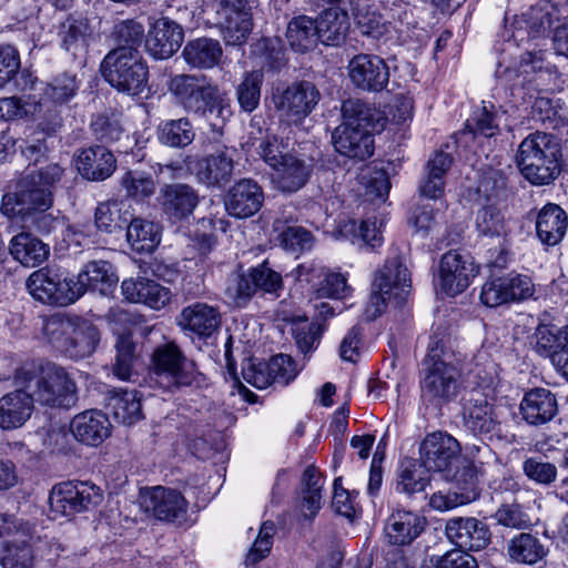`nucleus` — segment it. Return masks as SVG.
Instances as JSON below:
<instances>
[{"mask_svg": "<svg viewBox=\"0 0 568 568\" xmlns=\"http://www.w3.org/2000/svg\"><path fill=\"white\" fill-rule=\"evenodd\" d=\"M233 168L232 156L225 151H219L194 161L190 170L200 183L220 187L230 181Z\"/></svg>", "mask_w": 568, "mask_h": 568, "instance_id": "nucleus-22", "label": "nucleus"}, {"mask_svg": "<svg viewBox=\"0 0 568 568\" xmlns=\"http://www.w3.org/2000/svg\"><path fill=\"white\" fill-rule=\"evenodd\" d=\"M478 273L471 256L449 251L445 253L439 264V285L448 296L463 293Z\"/></svg>", "mask_w": 568, "mask_h": 568, "instance_id": "nucleus-13", "label": "nucleus"}, {"mask_svg": "<svg viewBox=\"0 0 568 568\" xmlns=\"http://www.w3.org/2000/svg\"><path fill=\"white\" fill-rule=\"evenodd\" d=\"M504 280L509 303L534 297L536 285L528 275L510 273L504 276Z\"/></svg>", "mask_w": 568, "mask_h": 568, "instance_id": "nucleus-63", "label": "nucleus"}, {"mask_svg": "<svg viewBox=\"0 0 568 568\" xmlns=\"http://www.w3.org/2000/svg\"><path fill=\"white\" fill-rule=\"evenodd\" d=\"M140 506L145 514L166 523L181 520L187 510L184 496L163 486L143 488L140 493Z\"/></svg>", "mask_w": 568, "mask_h": 568, "instance_id": "nucleus-11", "label": "nucleus"}, {"mask_svg": "<svg viewBox=\"0 0 568 568\" xmlns=\"http://www.w3.org/2000/svg\"><path fill=\"white\" fill-rule=\"evenodd\" d=\"M547 551L539 539L530 534L514 537L508 545V555L517 564L535 565Z\"/></svg>", "mask_w": 568, "mask_h": 568, "instance_id": "nucleus-44", "label": "nucleus"}, {"mask_svg": "<svg viewBox=\"0 0 568 568\" xmlns=\"http://www.w3.org/2000/svg\"><path fill=\"white\" fill-rule=\"evenodd\" d=\"M59 275L43 268L34 271L27 280V290L33 298L49 304L54 285H59Z\"/></svg>", "mask_w": 568, "mask_h": 568, "instance_id": "nucleus-54", "label": "nucleus"}, {"mask_svg": "<svg viewBox=\"0 0 568 568\" xmlns=\"http://www.w3.org/2000/svg\"><path fill=\"white\" fill-rule=\"evenodd\" d=\"M530 347L549 358L557 371L568 377V325L562 329L540 324L529 337Z\"/></svg>", "mask_w": 568, "mask_h": 568, "instance_id": "nucleus-12", "label": "nucleus"}, {"mask_svg": "<svg viewBox=\"0 0 568 568\" xmlns=\"http://www.w3.org/2000/svg\"><path fill=\"white\" fill-rule=\"evenodd\" d=\"M410 288L408 270L397 258L387 261L376 272L373 283V293L365 310L366 316L374 320L385 308L387 301L402 304L406 301Z\"/></svg>", "mask_w": 568, "mask_h": 568, "instance_id": "nucleus-7", "label": "nucleus"}, {"mask_svg": "<svg viewBox=\"0 0 568 568\" xmlns=\"http://www.w3.org/2000/svg\"><path fill=\"white\" fill-rule=\"evenodd\" d=\"M63 170L55 163L29 172L18 184L14 193L2 199V212L7 215L24 210L45 211L52 205V187L60 181Z\"/></svg>", "mask_w": 568, "mask_h": 568, "instance_id": "nucleus-5", "label": "nucleus"}, {"mask_svg": "<svg viewBox=\"0 0 568 568\" xmlns=\"http://www.w3.org/2000/svg\"><path fill=\"white\" fill-rule=\"evenodd\" d=\"M515 222L506 219L496 207L487 206L477 212L476 230L479 235L506 240L513 232Z\"/></svg>", "mask_w": 568, "mask_h": 568, "instance_id": "nucleus-43", "label": "nucleus"}, {"mask_svg": "<svg viewBox=\"0 0 568 568\" xmlns=\"http://www.w3.org/2000/svg\"><path fill=\"white\" fill-rule=\"evenodd\" d=\"M106 409L116 422L124 425H132L143 418L141 396L135 389L108 392Z\"/></svg>", "mask_w": 568, "mask_h": 568, "instance_id": "nucleus-30", "label": "nucleus"}, {"mask_svg": "<svg viewBox=\"0 0 568 568\" xmlns=\"http://www.w3.org/2000/svg\"><path fill=\"white\" fill-rule=\"evenodd\" d=\"M183 57L186 63L193 68L210 69L219 63L222 48L216 40L199 38L186 43Z\"/></svg>", "mask_w": 568, "mask_h": 568, "instance_id": "nucleus-42", "label": "nucleus"}, {"mask_svg": "<svg viewBox=\"0 0 568 568\" xmlns=\"http://www.w3.org/2000/svg\"><path fill=\"white\" fill-rule=\"evenodd\" d=\"M263 192L251 179L236 182L226 193L224 206L226 212L236 219L253 216L261 209Z\"/></svg>", "mask_w": 568, "mask_h": 568, "instance_id": "nucleus-19", "label": "nucleus"}, {"mask_svg": "<svg viewBox=\"0 0 568 568\" xmlns=\"http://www.w3.org/2000/svg\"><path fill=\"white\" fill-rule=\"evenodd\" d=\"M460 445L452 435L443 432L428 434L419 446V459L427 471L449 474L457 465Z\"/></svg>", "mask_w": 568, "mask_h": 568, "instance_id": "nucleus-10", "label": "nucleus"}, {"mask_svg": "<svg viewBox=\"0 0 568 568\" xmlns=\"http://www.w3.org/2000/svg\"><path fill=\"white\" fill-rule=\"evenodd\" d=\"M197 108L199 110H194L192 113L209 121L213 130H220L232 115L226 93L222 92L215 84L204 92Z\"/></svg>", "mask_w": 568, "mask_h": 568, "instance_id": "nucleus-36", "label": "nucleus"}, {"mask_svg": "<svg viewBox=\"0 0 568 568\" xmlns=\"http://www.w3.org/2000/svg\"><path fill=\"white\" fill-rule=\"evenodd\" d=\"M61 48L74 57L83 54L101 39L100 22L82 13H70L58 26Z\"/></svg>", "mask_w": 568, "mask_h": 568, "instance_id": "nucleus-9", "label": "nucleus"}, {"mask_svg": "<svg viewBox=\"0 0 568 568\" xmlns=\"http://www.w3.org/2000/svg\"><path fill=\"white\" fill-rule=\"evenodd\" d=\"M100 342V332L89 320L74 316L73 329L64 346V352L74 358H82L94 353Z\"/></svg>", "mask_w": 568, "mask_h": 568, "instance_id": "nucleus-33", "label": "nucleus"}, {"mask_svg": "<svg viewBox=\"0 0 568 568\" xmlns=\"http://www.w3.org/2000/svg\"><path fill=\"white\" fill-rule=\"evenodd\" d=\"M290 322L294 344L303 358L295 361L292 356L286 355V384L295 379L304 368L308 355L317 348L322 335V326L318 323L310 322L305 316L293 317Z\"/></svg>", "mask_w": 568, "mask_h": 568, "instance_id": "nucleus-15", "label": "nucleus"}, {"mask_svg": "<svg viewBox=\"0 0 568 568\" xmlns=\"http://www.w3.org/2000/svg\"><path fill=\"white\" fill-rule=\"evenodd\" d=\"M561 148L554 135L535 132L519 144L516 162L526 180L547 185L560 173Z\"/></svg>", "mask_w": 568, "mask_h": 568, "instance_id": "nucleus-3", "label": "nucleus"}, {"mask_svg": "<svg viewBox=\"0 0 568 568\" xmlns=\"http://www.w3.org/2000/svg\"><path fill=\"white\" fill-rule=\"evenodd\" d=\"M153 361L154 374L164 387L184 386L193 382V364L186 362L174 344L158 347Z\"/></svg>", "mask_w": 568, "mask_h": 568, "instance_id": "nucleus-14", "label": "nucleus"}, {"mask_svg": "<svg viewBox=\"0 0 568 568\" xmlns=\"http://www.w3.org/2000/svg\"><path fill=\"white\" fill-rule=\"evenodd\" d=\"M73 317L55 314L50 316L43 326L48 339L58 348L64 352L70 332L73 329Z\"/></svg>", "mask_w": 568, "mask_h": 568, "instance_id": "nucleus-57", "label": "nucleus"}, {"mask_svg": "<svg viewBox=\"0 0 568 568\" xmlns=\"http://www.w3.org/2000/svg\"><path fill=\"white\" fill-rule=\"evenodd\" d=\"M262 82V72L252 71L245 73L236 89L237 101L243 111L252 112L258 106Z\"/></svg>", "mask_w": 568, "mask_h": 568, "instance_id": "nucleus-51", "label": "nucleus"}, {"mask_svg": "<svg viewBox=\"0 0 568 568\" xmlns=\"http://www.w3.org/2000/svg\"><path fill=\"white\" fill-rule=\"evenodd\" d=\"M163 212L173 221H181L191 215L199 203L197 193L183 183L165 184L158 196Z\"/></svg>", "mask_w": 568, "mask_h": 568, "instance_id": "nucleus-21", "label": "nucleus"}, {"mask_svg": "<svg viewBox=\"0 0 568 568\" xmlns=\"http://www.w3.org/2000/svg\"><path fill=\"white\" fill-rule=\"evenodd\" d=\"M343 123L332 135L333 145L339 154L349 159L365 160L373 154V133L384 130L387 116L361 100H346L342 105Z\"/></svg>", "mask_w": 568, "mask_h": 568, "instance_id": "nucleus-1", "label": "nucleus"}, {"mask_svg": "<svg viewBox=\"0 0 568 568\" xmlns=\"http://www.w3.org/2000/svg\"><path fill=\"white\" fill-rule=\"evenodd\" d=\"M320 100V92L310 81L293 83L286 89V122L298 124Z\"/></svg>", "mask_w": 568, "mask_h": 568, "instance_id": "nucleus-28", "label": "nucleus"}, {"mask_svg": "<svg viewBox=\"0 0 568 568\" xmlns=\"http://www.w3.org/2000/svg\"><path fill=\"white\" fill-rule=\"evenodd\" d=\"M568 226L566 212L557 204H546L537 214L536 231L542 244L554 246L565 236Z\"/></svg>", "mask_w": 568, "mask_h": 568, "instance_id": "nucleus-31", "label": "nucleus"}, {"mask_svg": "<svg viewBox=\"0 0 568 568\" xmlns=\"http://www.w3.org/2000/svg\"><path fill=\"white\" fill-rule=\"evenodd\" d=\"M557 399L546 388L527 392L520 403L523 418L530 425H542L550 422L557 414Z\"/></svg>", "mask_w": 568, "mask_h": 568, "instance_id": "nucleus-27", "label": "nucleus"}, {"mask_svg": "<svg viewBox=\"0 0 568 568\" xmlns=\"http://www.w3.org/2000/svg\"><path fill=\"white\" fill-rule=\"evenodd\" d=\"M425 364V377L420 383L423 396L432 400H449L455 397L460 371L448 359L442 347H430Z\"/></svg>", "mask_w": 568, "mask_h": 568, "instance_id": "nucleus-8", "label": "nucleus"}, {"mask_svg": "<svg viewBox=\"0 0 568 568\" xmlns=\"http://www.w3.org/2000/svg\"><path fill=\"white\" fill-rule=\"evenodd\" d=\"M33 564V555L27 541L18 537L6 542L0 557L3 568H29Z\"/></svg>", "mask_w": 568, "mask_h": 568, "instance_id": "nucleus-52", "label": "nucleus"}, {"mask_svg": "<svg viewBox=\"0 0 568 568\" xmlns=\"http://www.w3.org/2000/svg\"><path fill=\"white\" fill-rule=\"evenodd\" d=\"M180 324L199 335H212L221 324L217 310L205 303H194L181 313Z\"/></svg>", "mask_w": 568, "mask_h": 568, "instance_id": "nucleus-35", "label": "nucleus"}, {"mask_svg": "<svg viewBox=\"0 0 568 568\" xmlns=\"http://www.w3.org/2000/svg\"><path fill=\"white\" fill-rule=\"evenodd\" d=\"M464 400V419L468 429L477 434H490L497 429L498 414L488 393L473 388Z\"/></svg>", "mask_w": 568, "mask_h": 568, "instance_id": "nucleus-16", "label": "nucleus"}, {"mask_svg": "<svg viewBox=\"0 0 568 568\" xmlns=\"http://www.w3.org/2000/svg\"><path fill=\"white\" fill-rule=\"evenodd\" d=\"M71 489V481L60 483L52 488L49 504L54 517L58 515L72 516L78 513Z\"/></svg>", "mask_w": 568, "mask_h": 568, "instance_id": "nucleus-60", "label": "nucleus"}, {"mask_svg": "<svg viewBox=\"0 0 568 568\" xmlns=\"http://www.w3.org/2000/svg\"><path fill=\"white\" fill-rule=\"evenodd\" d=\"M101 74L116 91L140 95L148 87L149 69L136 48L118 47L101 62Z\"/></svg>", "mask_w": 568, "mask_h": 568, "instance_id": "nucleus-6", "label": "nucleus"}, {"mask_svg": "<svg viewBox=\"0 0 568 568\" xmlns=\"http://www.w3.org/2000/svg\"><path fill=\"white\" fill-rule=\"evenodd\" d=\"M459 465L454 470L450 467L449 474H445L444 477L447 480L455 481L462 489L460 493H468L474 490L476 499L479 497V490L477 488L478 476L481 471L480 467L476 465L474 460L463 459L457 462Z\"/></svg>", "mask_w": 568, "mask_h": 568, "instance_id": "nucleus-53", "label": "nucleus"}, {"mask_svg": "<svg viewBox=\"0 0 568 568\" xmlns=\"http://www.w3.org/2000/svg\"><path fill=\"white\" fill-rule=\"evenodd\" d=\"M428 483L429 478L425 476L422 464L409 463L398 475L397 488L404 493L414 494L425 490Z\"/></svg>", "mask_w": 568, "mask_h": 568, "instance_id": "nucleus-61", "label": "nucleus"}, {"mask_svg": "<svg viewBox=\"0 0 568 568\" xmlns=\"http://www.w3.org/2000/svg\"><path fill=\"white\" fill-rule=\"evenodd\" d=\"M126 239L139 253H151L160 244V226L141 217H131L126 226Z\"/></svg>", "mask_w": 568, "mask_h": 568, "instance_id": "nucleus-41", "label": "nucleus"}, {"mask_svg": "<svg viewBox=\"0 0 568 568\" xmlns=\"http://www.w3.org/2000/svg\"><path fill=\"white\" fill-rule=\"evenodd\" d=\"M274 532L275 526L273 523L265 521L262 524L253 546L246 554L245 565L254 566L270 554Z\"/></svg>", "mask_w": 568, "mask_h": 568, "instance_id": "nucleus-62", "label": "nucleus"}, {"mask_svg": "<svg viewBox=\"0 0 568 568\" xmlns=\"http://www.w3.org/2000/svg\"><path fill=\"white\" fill-rule=\"evenodd\" d=\"M353 84L362 90L382 91L388 83V67L377 55L361 53L351 59L347 65Z\"/></svg>", "mask_w": 568, "mask_h": 568, "instance_id": "nucleus-17", "label": "nucleus"}, {"mask_svg": "<svg viewBox=\"0 0 568 568\" xmlns=\"http://www.w3.org/2000/svg\"><path fill=\"white\" fill-rule=\"evenodd\" d=\"M213 84L205 82L204 78L193 74H175L168 82V89L178 102L187 112L199 110L197 104L201 102L204 92L211 89Z\"/></svg>", "mask_w": 568, "mask_h": 568, "instance_id": "nucleus-29", "label": "nucleus"}, {"mask_svg": "<svg viewBox=\"0 0 568 568\" xmlns=\"http://www.w3.org/2000/svg\"><path fill=\"white\" fill-rule=\"evenodd\" d=\"M77 169L89 181H104L115 171L116 160L105 146L94 145L79 153Z\"/></svg>", "mask_w": 568, "mask_h": 568, "instance_id": "nucleus-24", "label": "nucleus"}, {"mask_svg": "<svg viewBox=\"0 0 568 568\" xmlns=\"http://www.w3.org/2000/svg\"><path fill=\"white\" fill-rule=\"evenodd\" d=\"M253 284L248 274L232 275L225 287V296L231 304L242 307L255 294V286Z\"/></svg>", "mask_w": 568, "mask_h": 568, "instance_id": "nucleus-56", "label": "nucleus"}, {"mask_svg": "<svg viewBox=\"0 0 568 568\" xmlns=\"http://www.w3.org/2000/svg\"><path fill=\"white\" fill-rule=\"evenodd\" d=\"M121 186L125 191L126 196L144 200L155 192V182L144 173L138 171H128L121 178Z\"/></svg>", "mask_w": 568, "mask_h": 568, "instance_id": "nucleus-55", "label": "nucleus"}, {"mask_svg": "<svg viewBox=\"0 0 568 568\" xmlns=\"http://www.w3.org/2000/svg\"><path fill=\"white\" fill-rule=\"evenodd\" d=\"M322 507L323 501L317 498L295 494L288 511L290 529L301 536L308 534Z\"/></svg>", "mask_w": 568, "mask_h": 568, "instance_id": "nucleus-37", "label": "nucleus"}, {"mask_svg": "<svg viewBox=\"0 0 568 568\" xmlns=\"http://www.w3.org/2000/svg\"><path fill=\"white\" fill-rule=\"evenodd\" d=\"M314 168V159L306 154L286 155V192H295L303 187Z\"/></svg>", "mask_w": 568, "mask_h": 568, "instance_id": "nucleus-49", "label": "nucleus"}, {"mask_svg": "<svg viewBox=\"0 0 568 568\" xmlns=\"http://www.w3.org/2000/svg\"><path fill=\"white\" fill-rule=\"evenodd\" d=\"M33 402L26 388L19 387L0 398V428L21 427L32 415Z\"/></svg>", "mask_w": 568, "mask_h": 568, "instance_id": "nucleus-26", "label": "nucleus"}, {"mask_svg": "<svg viewBox=\"0 0 568 568\" xmlns=\"http://www.w3.org/2000/svg\"><path fill=\"white\" fill-rule=\"evenodd\" d=\"M18 387L26 388L33 404L71 408L78 400L77 385L70 374L52 362L26 364L14 374Z\"/></svg>", "mask_w": 568, "mask_h": 568, "instance_id": "nucleus-2", "label": "nucleus"}, {"mask_svg": "<svg viewBox=\"0 0 568 568\" xmlns=\"http://www.w3.org/2000/svg\"><path fill=\"white\" fill-rule=\"evenodd\" d=\"M10 253L23 266L37 267L48 258L50 248L31 233L21 232L11 239Z\"/></svg>", "mask_w": 568, "mask_h": 568, "instance_id": "nucleus-34", "label": "nucleus"}, {"mask_svg": "<svg viewBox=\"0 0 568 568\" xmlns=\"http://www.w3.org/2000/svg\"><path fill=\"white\" fill-rule=\"evenodd\" d=\"M80 88V80L71 72L55 75L45 87L43 95L53 103H65L71 100Z\"/></svg>", "mask_w": 568, "mask_h": 568, "instance_id": "nucleus-50", "label": "nucleus"}, {"mask_svg": "<svg viewBox=\"0 0 568 568\" xmlns=\"http://www.w3.org/2000/svg\"><path fill=\"white\" fill-rule=\"evenodd\" d=\"M466 128L474 135L490 138L497 133L498 123L495 113L484 105L474 111L471 118L467 120Z\"/></svg>", "mask_w": 568, "mask_h": 568, "instance_id": "nucleus-64", "label": "nucleus"}, {"mask_svg": "<svg viewBox=\"0 0 568 568\" xmlns=\"http://www.w3.org/2000/svg\"><path fill=\"white\" fill-rule=\"evenodd\" d=\"M115 362L112 367L113 375L121 381L130 382L135 375L138 361L136 345L129 335L119 336L115 344Z\"/></svg>", "mask_w": 568, "mask_h": 568, "instance_id": "nucleus-48", "label": "nucleus"}, {"mask_svg": "<svg viewBox=\"0 0 568 568\" xmlns=\"http://www.w3.org/2000/svg\"><path fill=\"white\" fill-rule=\"evenodd\" d=\"M121 291L125 300L145 304L154 310L164 307L172 297L168 287L145 277L124 280Z\"/></svg>", "mask_w": 568, "mask_h": 568, "instance_id": "nucleus-23", "label": "nucleus"}, {"mask_svg": "<svg viewBox=\"0 0 568 568\" xmlns=\"http://www.w3.org/2000/svg\"><path fill=\"white\" fill-rule=\"evenodd\" d=\"M159 141L171 148H185L190 145L195 132L187 118L176 120H165L158 126Z\"/></svg>", "mask_w": 568, "mask_h": 568, "instance_id": "nucleus-46", "label": "nucleus"}, {"mask_svg": "<svg viewBox=\"0 0 568 568\" xmlns=\"http://www.w3.org/2000/svg\"><path fill=\"white\" fill-rule=\"evenodd\" d=\"M425 519L409 510H396L386 524V536L393 545H407L424 530Z\"/></svg>", "mask_w": 568, "mask_h": 568, "instance_id": "nucleus-32", "label": "nucleus"}, {"mask_svg": "<svg viewBox=\"0 0 568 568\" xmlns=\"http://www.w3.org/2000/svg\"><path fill=\"white\" fill-rule=\"evenodd\" d=\"M283 364L284 355L282 354L273 356L268 363H255L248 359L242 367L243 379L258 389H264L277 377H282Z\"/></svg>", "mask_w": 568, "mask_h": 568, "instance_id": "nucleus-39", "label": "nucleus"}, {"mask_svg": "<svg viewBox=\"0 0 568 568\" xmlns=\"http://www.w3.org/2000/svg\"><path fill=\"white\" fill-rule=\"evenodd\" d=\"M71 488L78 513L91 510L103 500L101 489L94 484L88 481H71Z\"/></svg>", "mask_w": 568, "mask_h": 568, "instance_id": "nucleus-59", "label": "nucleus"}, {"mask_svg": "<svg viewBox=\"0 0 568 568\" xmlns=\"http://www.w3.org/2000/svg\"><path fill=\"white\" fill-rule=\"evenodd\" d=\"M316 30V22L312 18L295 17L286 27V41L293 50L304 52L315 45L318 39Z\"/></svg>", "mask_w": 568, "mask_h": 568, "instance_id": "nucleus-45", "label": "nucleus"}, {"mask_svg": "<svg viewBox=\"0 0 568 568\" xmlns=\"http://www.w3.org/2000/svg\"><path fill=\"white\" fill-rule=\"evenodd\" d=\"M315 22L317 38L327 45L343 41L349 27L347 13L337 8L325 10Z\"/></svg>", "mask_w": 568, "mask_h": 568, "instance_id": "nucleus-40", "label": "nucleus"}, {"mask_svg": "<svg viewBox=\"0 0 568 568\" xmlns=\"http://www.w3.org/2000/svg\"><path fill=\"white\" fill-rule=\"evenodd\" d=\"M447 538L459 548L446 551L440 556H433L435 568H477L476 559L463 548L480 550L490 539L486 524L474 517H454L445 526Z\"/></svg>", "mask_w": 568, "mask_h": 568, "instance_id": "nucleus-4", "label": "nucleus"}, {"mask_svg": "<svg viewBox=\"0 0 568 568\" xmlns=\"http://www.w3.org/2000/svg\"><path fill=\"white\" fill-rule=\"evenodd\" d=\"M384 226V219L382 217H367L359 226H356L355 221H348L344 224L342 232H357L361 237L371 247L381 246L383 243L382 227Z\"/></svg>", "mask_w": 568, "mask_h": 568, "instance_id": "nucleus-58", "label": "nucleus"}, {"mask_svg": "<svg viewBox=\"0 0 568 568\" xmlns=\"http://www.w3.org/2000/svg\"><path fill=\"white\" fill-rule=\"evenodd\" d=\"M78 285H81V292L84 294L87 290H99L104 293V285L111 286L115 280L111 272L110 263L105 261H92L88 263L82 272L74 276Z\"/></svg>", "mask_w": 568, "mask_h": 568, "instance_id": "nucleus-47", "label": "nucleus"}, {"mask_svg": "<svg viewBox=\"0 0 568 568\" xmlns=\"http://www.w3.org/2000/svg\"><path fill=\"white\" fill-rule=\"evenodd\" d=\"M224 3L222 23L223 37L227 44L239 45L246 41L252 30V16L243 0H221Z\"/></svg>", "mask_w": 568, "mask_h": 568, "instance_id": "nucleus-25", "label": "nucleus"}, {"mask_svg": "<svg viewBox=\"0 0 568 568\" xmlns=\"http://www.w3.org/2000/svg\"><path fill=\"white\" fill-rule=\"evenodd\" d=\"M70 429L78 442L97 447L111 435V423L101 410L89 409L72 418Z\"/></svg>", "mask_w": 568, "mask_h": 568, "instance_id": "nucleus-20", "label": "nucleus"}, {"mask_svg": "<svg viewBox=\"0 0 568 568\" xmlns=\"http://www.w3.org/2000/svg\"><path fill=\"white\" fill-rule=\"evenodd\" d=\"M133 216L130 204L123 200L105 201L98 204L95 209V225L100 231L113 233L121 230Z\"/></svg>", "mask_w": 568, "mask_h": 568, "instance_id": "nucleus-38", "label": "nucleus"}, {"mask_svg": "<svg viewBox=\"0 0 568 568\" xmlns=\"http://www.w3.org/2000/svg\"><path fill=\"white\" fill-rule=\"evenodd\" d=\"M184 39L183 28L169 18L158 19L150 28L145 47L155 59H169L181 47Z\"/></svg>", "mask_w": 568, "mask_h": 568, "instance_id": "nucleus-18", "label": "nucleus"}]
</instances>
